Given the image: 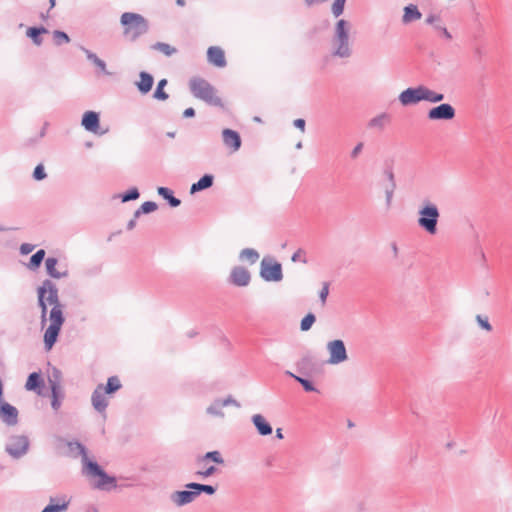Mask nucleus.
Here are the masks:
<instances>
[{"instance_id":"f257e3e1","label":"nucleus","mask_w":512,"mask_h":512,"mask_svg":"<svg viewBox=\"0 0 512 512\" xmlns=\"http://www.w3.org/2000/svg\"><path fill=\"white\" fill-rule=\"evenodd\" d=\"M350 29L351 24L347 20L339 19L336 22L331 39V56L340 59H348L353 55Z\"/></svg>"},{"instance_id":"f03ea898","label":"nucleus","mask_w":512,"mask_h":512,"mask_svg":"<svg viewBox=\"0 0 512 512\" xmlns=\"http://www.w3.org/2000/svg\"><path fill=\"white\" fill-rule=\"evenodd\" d=\"M123 36L130 42H135L149 31V22L141 14L124 12L120 17Z\"/></svg>"},{"instance_id":"7ed1b4c3","label":"nucleus","mask_w":512,"mask_h":512,"mask_svg":"<svg viewBox=\"0 0 512 512\" xmlns=\"http://www.w3.org/2000/svg\"><path fill=\"white\" fill-rule=\"evenodd\" d=\"M418 226L429 235H435L438 231L440 211L438 206L429 199H423L418 209Z\"/></svg>"},{"instance_id":"20e7f679","label":"nucleus","mask_w":512,"mask_h":512,"mask_svg":"<svg viewBox=\"0 0 512 512\" xmlns=\"http://www.w3.org/2000/svg\"><path fill=\"white\" fill-rule=\"evenodd\" d=\"M189 87L194 97L206 102L208 105L223 106L221 98L216 95L215 88L207 80L194 77L190 79Z\"/></svg>"},{"instance_id":"39448f33","label":"nucleus","mask_w":512,"mask_h":512,"mask_svg":"<svg viewBox=\"0 0 512 512\" xmlns=\"http://www.w3.org/2000/svg\"><path fill=\"white\" fill-rule=\"evenodd\" d=\"M50 325L44 333V347L46 351H50L57 342L61 327L65 321L63 314V306L55 305L49 313Z\"/></svg>"},{"instance_id":"423d86ee","label":"nucleus","mask_w":512,"mask_h":512,"mask_svg":"<svg viewBox=\"0 0 512 512\" xmlns=\"http://www.w3.org/2000/svg\"><path fill=\"white\" fill-rule=\"evenodd\" d=\"M82 474L89 479L98 478L94 483L96 489L110 491L117 486L116 478L108 475L96 461H87L86 467L82 468Z\"/></svg>"},{"instance_id":"0eeeda50","label":"nucleus","mask_w":512,"mask_h":512,"mask_svg":"<svg viewBox=\"0 0 512 512\" xmlns=\"http://www.w3.org/2000/svg\"><path fill=\"white\" fill-rule=\"evenodd\" d=\"M260 277L266 282H280L283 279L281 263L271 256H265L260 263Z\"/></svg>"},{"instance_id":"6e6552de","label":"nucleus","mask_w":512,"mask_h":512,"mask_svg":"<svg viewBox=\"0 0 512 512\" xmlns=\"http://www.w3.org/2000/svg\"><path fill=\"white\" fill-rule=\"evenodd\" d=\"M30 441L25 435H12L5 445V451L13 459H20L27 454Z\"/></svg>"},{"instance_id":"1a4fd4ad","label":"nucleus","mask_w":512,"mask_h":512,"mask_svg":"<svg viewBox=\"0 0 512 512\" xmlns=\"http://www.w3.org/2000/svg\"><path fill=\"white\" fill-rule=\"evenodd\" d=\"M326 349L329 353L328 364L338 365L348 360V353L343 340L335 339L329 341L326 344Z\"/></svg>"},{"instance_id":"9d476101","label":"nucleus","mask_w":512,"mask_h":512,"mask_svg":"<svg viewBox=\"0 0 512 512\" xmlns=\"http://www.w3.org/2000/svg\"><path fill=\"white\" fill-rule=\"evenodd\" d=\"M61 372L54 368L52 375L49 376L48 382L51 389V407L54 411H58L64 399V393L60 385Z\"/></svg>"},{"instance_id":"9b49d317","label":"nucleus","mask_w":512,"mask_h":512,"mask_svg":"<svg viewBox=\"0 0 512 512\" xmlns=\"http://www.w3.org/2000/svg\"><path fill=\"white\" fill-rule=\"evenodd\" d=\"M455 115V108L451 104L441 103L428 111L427 118L432 121H448L452 120Z\"/></svg>"},{"instance_id":"f8f14e48","label":"nucleus","mask_w":512,"mask_h":512,"mask_svg":"<svg viewBox=\"0 0 512 512\" xmlns=\"http://www.w3.org/2000/svg\"><path fill=\"white\" fill-rule=\"evenodd\" d=\"M398 100L403 106L415 105L424 101V85L409 87L403 90L399 94Z\"/></svg>"},{"instance_id":"ddd939ff","label":"nucleus","mask_w":512,"mask_h":512,"mask_svg":"<svg viewBox=\"0 0 512 512\" xmlns=\"http://www.w3.org/2000/svg\"><path fill=\"white\" fill-rule=\"evenodd\" d=\"M228 282L236 287H246L251 282V273L244 266H234L230 271Z\"/></svg>"},{"instance_id":"4468645a","label":"nucleus","mask_w":512,"mask_h":512,"mask_svg":"<svg viewBox=\"0 0 512 512\" xmlns=\"http://www.w3.org/2000/svg\"><path fill=\"white\" fill-rule=\"evenodd\" d=\"M0 418L7 426L16 425L18 423L17 408L6 401H1Z\"/></svg>"},{"instance_id":"2eb2a0df","label":"nucleus","mask_w":512,"mask_h":512,"mask_svg":"<svg viewBox=\"0 0 512 512\" xmlns=\"http://www.w3.org/2000/svg\"><path fill=\"white\" fill-rule=\"evenodd\" d=\"M70 502L71 499L67 495L51 496L48 505H46L41 512H65Z\"/></svg>"},{"instance_id":"dca6fc26","label":"nucleus","mask_w":512,"mask_h":512,"mask_svg":"<svg viewBox=\"0 0 512 512\" xmlns=\"http://www.w3.org/2000/svg\"><path fill=\"white\" fill-rule=\"evenodd\" d=\"M37 289L45 290V300L49 305H62L59 301L58 288L53 281L45 279Z\"/></svg>"},{"instance_id":"f3484780","label":"nucleus","mask_w":512,"mask_h":512,"mask_svg":"<svg viewBox=\"0 0 512 512\" xmlns=\"http://www.w3.org/2000/svg\"><path fill=\"white\" fill-rule=\"evenodd\" d=\"M103 384H99L93 391L91 396V402L94 409L99 413H104L108 406V402L105 397Z\"/></svg>"},{"instance_id":"a211bd4d","label":"nucleus","mask_w":512,"mask_h":512,"mask_svg":"<svg viewBox=\"0 0 512 512\" xmlns=\"http://www.w3.org/2000/svg\"><path fill=\"white\" fill-rule=\"evenodd\" d=\"M222 138L224 145L231 148L232 151L235 152L240 149L242 141L237 131L226 128L222 131Z\"/></svg>"},{"instance_id":"6ab92c4d","label":"nucleus","mask_w":512,"mask_h":512,"mask_svg":"<svg viewBox=\"0 0 512 512\" xmlns=\"http://www.w3.org/2000/svg\"><path fill=\"white\" fill-rule=\"evenodd\" d=\"M197 497L194 489L175 491L171 494V500L174 504L181 507L191 503Z\"/></svg>"},{"instance_id":"aec40b11","label":"nucleus","mask_w":512,"mask_h":512,"mask_svg":"<svg viewBox=\"0 0 512 512\" xmlns=\"http://www.w3.org/2000/svg\"><path fill=\"white\" fill-rule=\"evenodd\" d=\"M100 124L99 113L95 111H86L81 120V125L86 131L97 133Z\"/></svg>"},{"instance_id":"412c9836","label":"nucleus","mask_w":512,"mask_h":512,"mask_svg":"<svg viewBox=\"0 0 512 512\" xmlns=\"http://www.w3.org/2000/svg\"><path fill=\"white\" fill-rule=\"evenodd\" d=\"M207 59L209 63L216 67L222 68L226 66L224 51L218 46H211L208 48Z\"/></svg>"},{"instance_id":"4be33fe9","label":"nucleus","mask_w":512,"mask_h":512,"mask_svg":"<svg viewBox=\"0 0 512 512\" xmlns=\"http://www.w3.org/2000/svg\"><path fill=\"white\" fill-rule=\"evenodd\" d=\"M253 425L261 436L271 435L273 432L271 424L261 414H254L251 418Z\"/></svg>"},{"instance_id":"5701e85b","label":"nucleus","mask_w":512,"mask_h":512,"mask_svg":"<svg viewBox=\"0 0 512 512\" xmlns=\"http://www.w3.org/2000/svg\"><path fill=\"white\" fill-rule=\"evenodd\" d=\"M154 84V78L153 76L145 71H141L139 73V81L135 82V85L138 89V91L142 95H146L149 93L153 87Z\"/></svg>"},{"instance_id":"b1692460","label":"nucleus","mask_w":512,"mask_h":512,"mask_svg":"<svg viewBox=\"0 0 512 512\" xmlns=\"http://www.w3.org/2000/svg\"><path fill=\"white\" fill-rule=\"evenodd\" d=\"M58 264V259L55 257H48L45 260V267H46V273L51 277L55 279H62L68 277L69 273L68 270L59 271L56 269V266Z\"/></svg>"},{"instance_id":"393cba45","label":"nucleus","mask_w":512,"mask_h":512,"mask_svg":"<svg viewBox=\"0 0 512 512\" xmlns=\"http://www.w3.org/2000/svg\"><path fill=\"white\" fill-rule=\"evenodd\" d=\"M391 122V115L383 112L378 114L377 116L371 118L368 123L367 127L369 129H376L378 131H383L385 127L390 124Z\"/></svg>"},{"instance_id":"a878e982","label":"nucleus","mask_w":512,"mask_h":512,"mask_svg":"<svg viewBox=\"0 0 512 512\" xmlns=\"http://www.w3.org/2000/svg\"><path fill=\"white\" fill-rule=\"evenodd\" d=\"M214 176L212 174H204L197 182L190 187V194H195L206 190L213 186Z\"/></svg>"},{"instance_id":"bb28decb","label":"nucleus","mask_w":512,"mask_h":512,"mask_svg":"<svg viewBox=\"0 0 512 512\" xmlns=\"http://www.w3.org/2000/svg\"><path fill=\"white\" fill-rule=\"evenodd\" d=\"M44 386L43 378L40 372H32L29 374L25 388L28 391H35L40 393V389Z\"/></svg>"},{"instance_id":"cd10ccee","label":"nucleus","mask_w":512,"mask_h":512,"mask_svg":"<svg viewBox=\"0 0 512 512\" xmlns=\"http://www.w3.org/2000/svg\"><path fill=\"white\" fill-rule=\"evenodd\" d=\"M157 193L159 196H161L164 200L167 201L170 207L176 208L180 206L181 200L174 196L173 191L168 187H158Z\"/></svg>"},{"instance_id":"c85d7f7f","label":"nucleus","mask_w":512,"mask_h":512,"mask_svg":"<svg viewBox=\"0 0 512 512\" xmlns=\"http://www.w3.org/2000/svg\"><path fill=\"white\" fill-rule=\"evenodd\" d=\"M422 14L419 11L418 7L414 4H409L404 8V14L402 17V22L404 24H408L412 21L419 20Z\"/></svg>"},{"instance_id":"c756f323","label":"nucleus","mask_w":512,"mask_h":512,"mask_svg":"<svg viewBox=\"0 0 512 512\" xmlns=\"http://www.w3.org/2000/svg\"><path fill=\"white\" fill-rule=\"evenodd\" d=\"M46 33H48V29L45 28L44 26L29 27L26 31L27 37H29L32 40V42L37 46H40L42 44L43 39L41 35Z\"/></svg>"},{"instance_id":"7c9ffc66","label":"nucleus","mask_w":512,"mask_h":512,"mask_svg":"<svg viewBox=\"0 0 512 512\" xmlns=\"http://www.w3.org/2000/svg\"><path fill=\"white\" fill-rule=\"evenodd\" d=\"M81 49L86 54L87 59L92 62L102 73L110 75V73L106 70V63L102 59H100L95 53L86 49L85 47H81Z\"/></svg>"},{"instance_id":"2f4dec72","label":"nucleus","mask_w":512,"mask_h":512,"mask_svg":"<svg viewBox=\"0 0 512 512\" xmlns=\"http://www.w3.org/2000/svg\"><path fill=\"white\" fill-rule=\"evenodd\" d=\"M46 252L44 249L37 250L31 257L29 262L27 263V268L31 271H36L41 266L43 260L45 259Z\"/></svg>"},{"instance_id":"473e14b6","label":"nucleus","mask_w":512,"mask_h":512,"mask_svg":"<svg viewBox=\"0 0 512 512\" xmlns=\"http://www.w3.org/2000/svg\"><path fill=\"white\" fill-rule=\"evenodd\" d=\"M259 253L253 248H244L239 253L240 261H247L250 265L255 264L259 260Z\"/></svg>"},{"instance_id":"72a5a7b5","label":"nucleus","mask_w":512,"mask_h":512,"mask_svg":"<svg viewBox=\"0 0 512 512\" xmlns=\"http://www.w3.org/2000/svg\"><path fill=\"white\" fill-rule=\"evenodd\" d=\"M187 489H194L199 496L201 493H206L208 495H213L216 492V487L209 484H201L196 482H190L186 484Z\"/></svg>"},{"instance_id":"f704fd0d","label":"nucleus","mask_w":512,"mask_h":512,"mask_svg":"<svg viewBox=\"0 0 512 512\" xmlns=\"http://www.w3.org/2000/svg\"><path fill=\"white\" fill-rule=\"evenodd\" d=\"M68 447L71 451L77 450L79 455H81L82 468L86 467L87 461H93L88 457L87 449L82 443L78 441L69 442Z\"/></svg>"},{"instance_id":"c9c22d12","label":"nucleus","mask_w":512,"mask_h":512,"mask_svg":"<svg viewBox=\"0 0 512 512\" xmlns=\"http://www.w3.org/2000/svg\"><path fill=\"white\" fill-rule=\"evenodd\" d=\"M37 296H38V305L41 308V325L44 326L47 322V312H48V303L45 300V290H38L37 289Z\"/></svg>"},{"instance_id":"e433bc0d","label":"nucleus","mask_w":512,"mask_h":512,"mask_svg":"<svg viewBox=\"0 0 512 512\" xmlns=\"http://www.w3.org/2000/svg\"><path fill=\"white\" fill-rule=\"evenodd\" d=\"M286 375L294 378L306 392H318V389L314 386L311 380L295 375L290 371H286Z\"/></svg>"},{"instance_id":"4c0bfd02","label":"nucleus","mask_w":512,"mask_h":512,"mask_svg":"<svg viewBox=\"0 0 512 512\" xmlns=\"http://www.w3.org/2000/svg\"><path fill=\"white\" fill-rule=\"evenodd\" d=\"M122 384L117 376H111L107 379V383L103 389L106 394H113L121 389Z\"/></svg>"},{"instance_id":"58836bf2","label":"nucleus","mask_w":512,"mask_h":512,"mask_svg":"<svg viewBox=\"0 0 512 512\" xmlns=\"http://www.w3.org/2000/svg\"><path fill=\"white\" fill-rule=\"evenodd\" d=\"M445 96L443 93L436 92L424 86V101L430 103H439L444 100Z\"/></svg>"},{"instance_id":"ea45409f","label":"nucleus","mask_w":512,"mask_h":512,"mask_svg":"<svg viewBox=\"0 0 512 512\" xmlns=\"http://www.w3.org/2000/svg\"><path fill=\"white\" fill-rule=\"evenodd\" d=\"M212 461L217 464H224V459L221 453L217 450L209 451L205 453L203 456L198 458V462H207Z\"/></svg>"},{"instance_id":"a19ab883","label":"nucleus","mask_w":512,"mask_h":512,"mask_svg":"<svg viewBox=\"0 0 512 512\" xmlns=\"http://www.w3.org/2000/svg\"><path fill=\"white\" fill-rule=\"evenodd\" d=\"M167 85L166 79H161L157 83V87L153 93V98L160 101H165L169 98L168 93L164 91L165 86Z\"/></svg>"},{"instance_id":"79ce46f5","label":"nucleus","mask_w":512,"mask_h":512,"mask_svg":"<svg viewBox=\"0 0 512 512\" xmlns=\"http://www.w3.org/2000/svg\"><path fill=\"white\" fill-rule=\"evenodd\" d=\"M158 206L153 201H146L135 211V218H139L142 214H148L157 210Z\"/></svg>"},{"instance_id":"37998d69","label":"nucleus","mask_w":512,"mask_h":512,"mask_svg":"<svg viewBox=\"0 0 512 512\" xmlns=\"http://www.w3.org/2000/svg\"><path fill=\"white\" fill-rule=\"evenodd\" d=\"M152 49L160 51L166 56H171L177 51L174 47L164 42H156L152 45Z\"/></svg>"},{"instance_id":"c03bdc74","label":"nucleus","mask_w":512,"mask_h":512,"mask_svg":"<svg viewBox=\"0 0 512 512\" xmlns=\"http://www.w3.org/2000/svg\"><path fill=\"white\" fill-rule=\"evenodd\" d=\"M222 408L223 406L221 404V400L217 399L210 406L207 407L206 412L213 416L224 417Z\"/></svg>"},{"instance_id":"a18cd8bd","label":"nucleus","mask_w":512,"mask_h":512,"mask_svg":"<svg viewBox=\"0 0 512 512\" xmlns=\"http://www.w3.org/2000/svg\"><path fill=\"white\" fill-rule=\"evenodd\" d=\"M53 39H54L55 45H57V46H61L62 44H67L70 42L69 35L66 32L61 31V30L53 31Z\"/></svg>"},{"instance_id":"49530a36","label":"nucleus","mask_w":512,"mask_h":512,"mask_svg":"<svg viewBox=\"0 0 512 512\" xmlns=\"http://www.w3.org/2000/svg\"><path fill=\"white\" fill-rule=\"evenodd\" d=\"M122 202H129L137 200L140 197V192L136 187H132L120 195Z\"/></svg>"},{"instance_id":"de8ad7c7","label":"nucleus","mask_w":512,"mask_h":512,"mask_svg":"<svg viewBox=\"0 0 512 512\" xmlns=\"http://www.w3.org/2000/svg\"><path fill=\"white\" fill-rule=\"evenodd\" d=\"M316 317L313 313H308L300 323V329L302 331H308L312 327V325L315 323Z\"/></svg>"},{"instance_id":"09e8293b","label":"nucleus","mask_w":512,"mask_h":512,"mask_svg":"<svg viewBox=\"0 0 512 512\" xmlns=\"http://www.w3.org/2000/svg\"><path fill=\"white\" fill-rule=\"evenodd\" d=\"M346 1L347 0H334L331 12L336 18L343 14Z\"/></svg>"},{"instance_id":"8fccbe9b","label":"nucleus","mask_w":512,"mask_h":512,"mask_svg":"<svg viewBox=\"0 0 512 512\" xmlns=\"http://www.w3.org/2000/svg\"><path fill=\"white\" fill-rule=\"evenodd\" d=\"M477 324L482 328L483 330L490 332L492 331V325L489 322V319L487 316H483L481 314L476 315L475 317Z\"/></svg>"},{"instance_id":"3c124183","label":"nucleus","mask_w":512,"mask_h":512,"mask_svg":"<svg viewBox=\"0 0 512 512\" xmlns=\"http://www.w3.org/2000/svg\"><path fill=\"white\" fill-rule=\"evenodd\" d=\"M47 177L43 164H38L33 171V178L36 181L44 180Z\"/></svg>"},{"instance_id":"603ef678","label":"nucleus","mask_w":512,"mask_h":512,"mask_svg":"<svg viewBox=\"0 0 512 512\" xmlns=\"http://www.w3.org/2000/svg\"><path fill=\"white\" fill-rule=\"evenodd\" d=\"M396 186L387 185L385 188V203L387 208L391 207Z\"/></svg>"},{"instance_id":"864d4df0","label":"nucleus","mask_w":512,"mask_h":512,"mask_svg":"<svg viewBox=\"0 0 512 512\" xmlns=\"http://www.w3.org/2000/svg\"><path fill=\"white\" fill-rule=\"evenodd\" d=\"M217 471H218V469L215 466H209L204 471H197L196 475L201 478H208V477L214 475Z\"/></svg>"},{"instance_id":"5fc2aeb1","label":"nucleus","mask_w":512,"mask_h":512,"mask_svg":"<svg viewBox=\"0 0 512 512\" xmlns=\"http://www.w3.org/2000/svg\"><path fill=\"white\" fill-rule=\"evenodd\" d=\"M328 294H329V283L328 282H324L323 286H322V288H321V290L319 292V299H320V301L322 302L323 305L326 303Z\"/></svg>"},{"instance_id":"6e6d98bb","label":"nucleus","mask_w":512,"mask_h":512,"mask_svg":"<svg viewBox=\"0 0 512 512\" xmlns=\"http://www.w3.org/2000/svg\"><path fill=\"white\" fill-rule=\"evenodd\" d=\"M35 249V245L30 243H23L20 245L19 251L22 255H28Z\"/></svg>"},{"instance_id":"4d7b16f0","label":"nucleus","mask_w":512,"mask_h":512,"mask_svg":"<svg viewBox=\"0 0 512 512\" xmlns=\"http://www.w3.org/2000/svg\"><path fill=\"white\" fill-rule=\"evenodd\" d=\"M363 147H364V144L362 142H359L353 149L352 151L350 152V158L351 159H356L359 154L362 152L363 150Z\"/></svg>"},{"instance_id":"13d9d810","label":"nucleus","mask_w":512,"mask_h":512,"mask_svg":"<svg viewBox=\"0 0 512 512\" xmlns=\"http://www.w3.org/2000/svg\"><path fill=\"white\" fill-rule=\"evenodd\" d=\"M305 254V251L303 249H298L291 257V260L293 262H298V261H301L303 263H307V260L305 258H301V255H304Z\"/></svg>"},{"instance_id":"bf43d9fd","label":"nucleus","mask_w":512,"mask_h":512,"mask_svg":"<svg viewBox=\"0 0 512 512\" xmlns=\"http://www.w3.org/2000/svg\"><path fill=\"white\" fill-rule=\"evenodd\" d=\"M312 363V357L310 355H305L298 362V367L300 369L308 367Z\"/></svg>"},{"instance_id":"052dcab7","label":"nucleus","mask_w":512,"mask_h":512,"mask_svg":"<svg viewBox=\"0 0 512 512\" xmlns=\"http://www.w3.org/2000/svg\"><path fill=\"white\" fill-rule=\"evenodd\" d=\"M434 28L438 31H440L442 33V35L447 39V40H451L452 39V35L451 33L447 30L446 27L440 25V24H436L434 26Z\"/></svg>"},{"instance_id":"680f3d73","label":"nucleus","mask_w":512,"mask_h":512,"mask_svg":"<svg viewBox=\"0 0 512 512\" xmlns=\"http://www.w3.org/2000/svg\"><path fill=\"white\" fill-rule=\"evenodd\" d=\"M384 173L389 181L388 185L396 186L395 176H394V172H393L392 168H387L384 171Z\"/></svg>"},{"instance_id":"e2e57ef3","label":"nucleus","mask_w":512,"mask_h":512,"mask_svg":"<svg viewBox=\"0 0 512 512\" xmlns=\"http://www.w3.org/2000/svg\"><path fill=\"white\" fill-rule=\"evenodd\" d=\"M221 404L223 407L229 406V405H234L236 407H240V404L231 396H228L226 399L221 400Z\"/></svg>"},{"instance_id":"0e129e2a","label":"nucleus","mask_w":512,"mask_h":512,"mask_svg":"<svg viewBox=\"0 0 512 512\" xmlns=\"http://www.w3.org/2000/svg\"><path fill=\"white\" fill-rule=\"evenodd\" d=\"M440 21V16L436 15V14H430L427 18H426V23L429 24V25H436L438 24L437 22Z\"/></svg>"},{"instance_id":"69168bd1","label":"nucleus","mask_w":512,"mask_h":512,"mask_svg":"<svg viewBox=\"0 0 512 512\" xmlns=\"http://www.w3.org/2000/svg\"><path fill=\"white\" fill-rule=\"evenodd\" d=\"M293 125H294L297 129L301 130L302 132H304V131H305V125H306V122H305V120H304V119H302V118L295 119V120H294V122H293Z\"/></svg>"},{"instance_id":"338daca9","label":"nucleus","mask_w":512,"mask_h":512,"mask_svg":"<svg viewBox=\"0 0 512 512\" xmlns=\"http://www.w3.org/2000/svg\"><path fill=\"white\" fill-rule=\"evenodd\" d=\"M194 116H195V110L192 107H189V108L185 109L184 112H183V117L184 118H191V117H194Z\"/></svg>"},{"instance_id":"774afa93","label":"nucleus","mask_w":512,"mask_h":512,"mask_svg":"<svg viewBox=\"0 0 512 512\" xmlns=\"http://www.w3.org/2000/svg\"><path fill=\"white\" fill-rule=\"evenodd\" d=\"M136 220L137 218H135V214L133 215V218L127 223V229L128 230H132L135 228L136 226Z\"/></svg>"}]
</instances>
